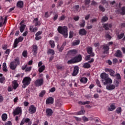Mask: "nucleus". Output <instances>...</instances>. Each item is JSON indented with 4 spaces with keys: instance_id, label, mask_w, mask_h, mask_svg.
<instances>
[{
    "instance_id": "obj_27",
    "label": "nucleus",
    "mask_w": 125,
    "mask_h": 125,
    "mask_svg": "<svg viewBox=\"0 0 125 125\" xmlns=\"http://www.w3.org/2000/svg\"><path fill=\"white\" fill-rule=\"evenodd\" d=\"M80 82L83 83H87V78H86V77L81 78V79H80Z\"/></svg>"
},
{
    "instance_id": "obj_59",
    "label": "nucleus",
    "mask_w": 125,
    "mask_h": 125,
    "mask_svg": "<svg viewBox=\"0 0 125 125\" xmlns=\"http://www.w3.org/2000/svg\"><path fill=\"white\" fill-rule=\"evenodd\" d=\"M64 19H65V16L62 15V16L61 17L59 18V20H60V21L64 20Z\"/></svg>"
},
{
    "instance_id": "obj_41",
    "label": "nucleus",
    "mask_w": 125,
    "mask_h": 125,
    "mask_svg": "<svg viewBox=\"0 0 125 125\" xmlns=\"http://www.w3.org/2000/svg\"><path fill=\"white\" fill-rule=\"evenodd\" d=\"M84 113H85V111H84V110L82 109L80 111L76 113V115H83Z\"/></svg>"
},
{
    "instance_id": "obj_46",
    "label": "nucleus",
    "mask_w": 125,
    "mask_h": 125,
    "mask_svg": "<svg viewBox=\"0 0 125 125\" xmlns=\"http://www.w3.org/2000/svg\"><path fill=\"white\" fill-rule=\"evenodd\" d=\"M116 112L117 114H121L122 113V107H118L116 109Z\"/></svg>"
},
{
    "instance_id": "obj_5",
    "label": "nucleus",
    "mask_w": 125,
    "mask_h": 125,
    "mask_svg": "<svg viewBox=\"0 0 125 125\" xmlns=\"http://www.w3.org/2000/svg\"><path fill=\"white\" fill-rule=\"evenodd\" d=\"M21 115L22 114V108L20 107H16L13 112V115L14 116H16V115Z\"/></svg>"
},
{
    "instance_id": "obj_51",
    "label": "nucleus",
    "mask_w": 125,
    "mask_h": 125,
    "mask_svg": "<svg viewBox=\"0 0 125 125\" xmlns=\"http://www.w3.org/2000/svg\"><path fill=\"white\" fill-rule=\"evenodd\" d=\"M44 94H45V91H42L39 95V96L40 97H42L43 96V95H44Z\"/></svg>"
},
{
    "instance_id": "obj_42",
    "label": "nucleus",
    "mask_w": 125,
    "mask_h": 125,
    "mask_svg": "<svg viewBox=\"0 0 125 125\" xmlns=\"http://www.w3.org/2000/svg\"><path fill=\"white\" fill-rule=\"evenodd\" d=\"M90 102L89 101H86V102H79V104L80 105H85L86 104H89Z\"/></svg>"
},
{
    "instance_id": "obj_47",
    "label": "nucleus",
    "mask_w": 125,
    "mask_h": 125,
    "mask_svg": "<svg viewBox=\"0 0 125 125\" xmlns=\"http://www.w3.org/2000/svg\"><path fill=\"white\" fill-rule=\"evenodd\" d=\"M28 53V52H27V50H24L22 52V56L23 57H27V54Z\"/></svg>"
},
{
    "instance_id": "obj_4",
    "label": "nucleus",
    "mask_w": 125,
    "mask_h": 125,
    "mask_svg": "<svg viewBox=\"0 0 125 125\" xmlns=\"http://www.w3.org/2000/svg\"><path fill=\"white\" fill-rule=\"evenodd\" d=\"M43 79L41 78L40 79H37L34 82V84L35 86L39 87V86H42L43 84Z\"/></svg>"
},
{
    "instance_id": "obj_12",
    "label": "nucleus",
    "mask_w": 125,
    "mask_h": 125,
    "mask_svg": "<svg viewBox=\"0 0 125 125\" xmlns=\"http://www.w3.org/2000/svg\"><path fill=\"white\" fill-rule=\"evenodd\" d=\"M108 2L110 3V4L111 5H113L114 4H115L116 5H118V3H116V1H113L112 2L108 1ZM108 1H106V0H102L101 2L102 3H103V4H105V3H106V4H108Z\"/></svg>"
},
{
    "instance_id": "obj_17",
    "label": "nucleus",
    "mask_w": 125,
    "mask_h": 125,
    "mask_svg": "<svg viewBox=\"0 0 125 125\" xmlns=\"http://www.w3.org/2000/svg\"><path fill=\"white\" fill-rule=\"evenodd\" d=\"M32 52L34 55H36L38 52V46L36 45H33L32 46Z\"/></svg>"
},
{
    "instance_id": "obj_64",
    "label": "nucleus",
    "mask_w": 125,
    "mask_h": 125,
    "mask_svg": "<svg viewBox=\"0 0 125 125\" xmlns=\"http://www.w3.org/2000/svg\"><path fill=\"white\" fill-rule=\"evenodd\" d=\"M5 125H12V124L11 123V122L8 121Z\"/></svg>"
},
{
    "instance_id": "obj_11",
    "label": "nucleus",
    "mask_w": 125,
    "mask_h": 125,
    "mask_svg": "<svg viewBox=\"0 0 125 125\" xmlns=\"http://www.w3.org/2000/svg\"><path fill=\"white\" fill-rule=\"evenodd\" d=\"M7 21V18H6V17H5L4 19L3 18H2V17H0V27H2V25H3V24H5V23H6Z\"/></svg>"
},
{
    "instance_id": "obj_56",
    "label": "nucleus",
    "mask_w": 125,
    "mask_h": 125,
    "mask_svg": "<svg viewBox=\"0 0 125 125\" xmlns=\"http://www.w3.org/2000/svg\"><path fill=\"white\" fill-rule=\"evenodd\" d=\"M73 36H74V33H73V31H70L69 33V39H72Z\"/></svg>"
},
{
    "instance_id": "obj_48",
    "label": "nucleus",
    "mask_w": 125,
    "mask_h": 125,
    "mask_svg": "<svg viewBox=\"0 0 125 125\" xmlns=\"http://www.w3.org/2000/svg\"><path fill=\"white\" fill-rule=\"evenodd\" d=\"M108 20V17H104L102 19V22H106Z\"/></svg>"
},
{
    "instance_id": "obj_38",
    "label": "nucleus",
    "mask_w": 125,
    "mask_h": 125,
    "mask_svg": "<svg viewBox=\"0 0 125 125\" xmlns=\"http://www.w3.org/2000/svg\"><path fill=\"white\" fill-rule=\"evenodd\" d=\"M49 43H50V45H51V47H52V48H54V47L55 46V44L54 43V41H53L52 40H50L49 41Z\"/></svg>"
},
{
    "instance_id": "obj_26",
    "label": "nucleus",
    "mask_w": 125,
    "mask_h": 125,
    "mask_svg": "<svg viewBox=\"0 0 125 125\" xmlns=\"http://www.w3.org/2000/svg\"><path fill=\"white\" fill-rule=\"evenodd\" d=\"M12 83H13L12 85H13V88L15 89H16V88L18 87V83H17V81L15 80L12 82Z\"/></svg>"
},
{
    "instance_id": "obj_53",
    "label": "nucleus",
    "mask_w": 125,
    "mask_h": 125,
    "mask_svg": "<svg viewBox=\"0 0 125 125\" xmlns=\"http://www.w3.org/2000/svg\"><path fill=\"white\" fill-rule=\"evenodd\" d=\"M32 70V67L31 66L29 67H26V68L25 69V72H30Z\"/></svg>"
},
{
    "instance_id": "obj_1",
    "label": "nucleus",
    "mask_w": 125,
    "mask_h": 125,
    "mask_svg": "<svg viewBox=\"0 0 125 125\" xmlns=\"http://www.w3.org/2000/svg\"><path fill=\"white\" fill-rule=\"evenodd\" d=\"M58 31L60 34L63 35L64 38L68 37V28L67 26H59L58 27Z\"/></svg>"
},
{
    "instance_id": "obj_6",
    "label": "nucleus",
    "mask_w": 125,
    "mask_h": 125,
    "mask_svg": "<svg viewBox=\"0 0 125 125\" xmlns=\"http://www.w3.org/2000/svg\"><path fill=\"white\" fill-rule=\"evenodd\" d=\"M23 39L24 38L22 37H20L18 39H16L15 40V42L14 43L13 48H15L16 47H17V45H18V43H19V42H22V41H23Z\"/></svg>"
},
{
    "instance_id": "obj_37",
    "label": "nucleus",
    "mask_w": 125,
    "mask_h": 125,
    "mask_svg": "<svg viewBox=\"0 0 125 125\" xmlns=\"http://www.w3.org/2000/svg\"><path fill=\"white\" fill-rule=\"evenodd\" d=\"M79 44H80V40H76L72 42V45L73 46L79 45Z\"/></svg>"
},
{
    "instance_id": "obj_39",
    "label": "nucleus",
    "mask_w": 125,
    "mask_h": 125,
    "mask_svg": "<svg viewBox=\"0 0 125 125\" xmlns=\"http://www.w3.org/2000/svg\"><path fill=\"white\" fill-rule=\"evenodd\" d=\"M82 119L83 122H88V121H89L90 119L92 120V118H90L89 119H88L85 116H83L82 117Z\"/></svg>"
},
{
    "instance_id": "obj_62",
    "label": "nucleus",
    "mask_w": 125,
    "mask_h": 125,
    "mask_svg": "<svg viewBox=\"0 0 125 125\" xmlns=\"http://www.w3.org/2000/svg\"><path fill=\"white\" fill-rule=\"evenodd\" d=\"M28 65L27 64H24L23 65L22 67H21V69L22 70H25V69H26V68H27Z\"/></svg>"
},
{
    "instance_id": "obj_24",
    "label": "nucleus",
    "mask_w": 125,
    "mask_h": 125,
    "mask_svg": "<svg viewBox=\"0 0 125 125\" xmlns=\"http://www.w3.org/2000/svg\"><path fill=\"white\" fill-rule=\"evenodd\" d=\"M115 56H116V57H122V56H123V54H122L121 50H118L115 52Z\"/></svg>"
},
{
    "instance_id": "obj_7",
    "label": "nucleus",
    "mask_w": 125,
    "mask_h": 125,
    "mask_svg": "<svg viewBox=\"0 0 125 125\" xmlns=\"http://www.w3.org/2000/svg\"><path fill=\"white\" fill-rule=\"evenodd\" d=\"M116 87H118L117 84H109L106 86V88L107 90H113V89H115Z\"/></svg>"
},
{
    "instance_id": "obj_10",
    "label": "nucleus",
    "mask_w": 125,
    "mask_h": 125,
    "mask_svg": "<svg viewBox=\"0 0 125 125\" xmlns=\"http://www.w3.org/2000/svg\"><path fill=\"white\" fill-rule=\"evenodd\" d=\"M102 83L104 84V85H106L108 84V83H113V81L111 78H107L102 82Z\"/></svg>"
},
{
    "instance_id": "obj_52",
    "label": "nucleus",
    "mask_w": 125,
    "mask_h": 125,
    "mask_svg": "<svg viewBox=\"0 0 125 125\" xmlns=\"http://www.w3.org/2000/svg\"><path fill=\"white\" fill-rule=\"evenodd\" d=\"M4 81H5V78L4 77H1L0 78V83H4Z\"/></svg>"
},
{
    "instance_id": "obj_18",
    "label": "nucleus",
    "mask_w": 125,
    "mask_h": 125,
    "mask_svg": "<svg viewBox=\"0 0 125 125\" xmlns=\"http://www.w3.org/2000/svg\"><path fill=\"white\" fill-rule=\"evenodd\" d=\"M78 73H79V67L78 66H76L74 68L72 76H77V75H78Z\"/></svg>"
},
{
    "instance_id": "obj_31",
    "label": "nucleus",
    "mask_w": 125,
    "mask_h": 125,
    "mask_svg": "<svg viewBox=\"0 0 125 125\" xmlns=\"http://www.w3.org/2000/svg\"><path fill=\"white\" fill-rule=\"evenodd\" d=\"M25 27H26V25L25 24H21V27H20L21 33H23V32H24V30H25Z\"/></svg>"
},
{
    "instance_id": "obj_15",
    "label": "nucleus",
    "mask_w": 125,
    "mask_h": 125,
    "mask_svg": "<svg viewBox=\"0 0 125 125\" xmlns=\"http://www.w3.org/2000/svg\"><path fill=\"white\" fill-rule=\"evenodd\" d=\"M103 49L104 50V54H107L108 53V50H109V46L107 44H104L103 45Z\"/></svg>"
},
{
    "instance_id": "obj_58",
    "label": "nucleus",
    "mask_w": 125,
    "mask_h": 125,
    "mask_svg": "<svg viewBox=\"0 0 125 125\" xmlns=\"http://www.w3.org/2000/svg\"><path fill=\"white\" fill-rule=\"evenodd\" d=\"M89 59H90V55H88L85 57V60L86 61H88V60H89Z\"/></svg>"
},
{
    "instance_id": "obj_22",
    "label": "nucleus",
    "mask_w": 125,
    "mask_h": 125,
    "mask_svg": "<svg viewBox=\"0 0 125 125\" xmlns=\"http://www.w3.org/2000/svg\"><path fill=\"white\" fill-rule=\"evenodd\" d=\"M33 23L35 24V26L37 27V26H39L41 25V21H39V19L35 18L33 20Z\"/></svg>"
},
{
    "instance_id": "obj_61",
    "label": "nucleus",
    "mask_w": 125,
    "mask_h": 125,
    "mask_svg": "<svg viewBox=\"0 0 125 125\" xmlns=\"http://www.w3.org/2000/svg\"><path fill=\"white\" fill-rule=\"evenodd\" d=\"M90 17V15L89 14L87 15L86 16H85V20H88Z\"/></svg>"
},
{
    "instance_id": "obj_14",
    "label": "nucleus",
    "mask_w": 125,
    "mask_h": 125,
    "mask_svg": "<svg viewBox=\"0 0 125 125\" xmlns=\"http://www.w3.org/2000/svg\"><path fill=\"white\" fill-rule=\"evenodd\" d=\"M54 100L52 97L48 98L46 100V104L48 105H49L50 104H53Z\"/></svg>"
},
{
    "instance_id": "obj_49",
    "label": "nucleus",
    "mask_w": 125,
    "mask_h": 125,
    "mask_svg": "<svg viewBox=\"0 0 125 125\" xmlns=\"http://www.w3.org/2000/svg\"><path fill=\"white\" fill-rule=\"evenodd\" d=\"M105 38L106 39H107L108 40H111L112 39V37H111V36H110V35L106 34L105 35Z\"/></svg>"
},
{
    "instance_id": "obj_33",
    "label": "nucleus",
    "mask_w": 125,
    "mask_h": 125,
    "mask_svg": "<svg viewBox=\"0 0 125 125\" xmlns=\"http://www.w3.org/2000/svg\"><path fill=\"white\" fill-rule=\"evenodd\" d=\"M2 70L3 72H7V67L6 66V63L4 62L2 65Z\"/></svg>"
},
{
    "instance_id": "obj_50",
    "label": "nucleus",
    "mask_w": 125,
    "mask_h": 125,
    "mask_svg": "<svg viewBox=\"0 0 125 125\" xmlns=\"http://www.w3.org/2000/svg\"><path fill=\"white\" fill-rule=\"evenodd\" d=\"M99 8L101 10V11H105V8L102 5H100Z\"/></svg>"
},
{
    "instance_id": "obj_23",
    "label": "nucleus",
    "mask_w": 125,
    "mask_h": 125,
    "mask_svg": "<svg viewBox=\"0 0 125 125\" xmlns=\"http://www.w3.org/2000/svg\"><path fill=\"white\" fill-rule=\"evenodd\" d=\"M79 35L81 36H84V35H86V31L84 29H81L79 31Z\"/></svg>"
},
{
    "instance_id": "obj_36",
    "label": "nucleus",
    "mask_w": 125,
    "mask_h": 125,
    "mask_svg": "<svg viewBox=\"0 0 125 125\" xmlns=\"http://www.w3.org/2000/svg\"><path fill=\"white\" fill-rule=\"evenodd\" d=\"M116 109V107L114 104H111L108 108L109 111H114Z\"/></svg>"
},
{
    "instance_id": "obj_30",
    "label": "nucleus",
    "mask_w": 125,
    "mask_h": 125,
    "mask_svg": "<svg viewBox=\"0 0 125 125\" xmlns=\"http://www.w3.org/2000/svg\"><path fill=\"white\" fill-rule=\"evenodd\" d=\"M112 27V24H104V28L105 29V30H109V28H111Z\"/></svg>"
},
{
    "instance_id": "obj_60",
    "label": "nucleus",
    "mask_w": 125,
    "mask_h": 125,
    "mask_svg": "<svg viewBox=\"0 0 125 125\" xmlns=\"http://www.w3.org/2000/svg\"><path fill=\"white\" fill-rule=\"evenodd\" d=\"M42 31H38L36 34L35 36H37V37H38V36H41V35H42Z\"/></svg>"
},
{
    "instance_id": "obj_28",
    "label": "nucleus",
    "mask_w": 125,
    "mask_h": 125,
    "mask_svg": "<svg viewBox=\"0 0 125 125\" xmlns=\"http://www.w3.org/2000/svg\"><path fill=\"white\" fill-rule=\"evenodd\" d=\"M65 45H66V42H64L61 47H59V45H58L57 48L59 49V51H62Z\"/></svg>"
},
{
    "instance_id": "obj_63",
    "label": "nucleus",
    "mask_w": 125,
    "mask_h": 125,
    "mask_svg": "<svg viewBox=\"0 0 125 125\" xmlns=\"http://www.w3.org/2000/svg\"><path fill=\"white\" fill-rule=\"evenodd\" d=\"M96 83L99 87H101V85L100 84V82H99L98 80H97Z\"/></svg>"
},
{
    "instance_id": "obj_2",
    "label": "nucleus",
    "mask_w": 125,
    "mask_h": 125,
    "mask_svg": "<svg viewBox=\"0 0 125 125\" xmlns=\"http://www.w3.org/2000/svg\"><path fill=\"white\" fill-rule=\"evenodd\" d=\"M32 79L30 77H26L23 78L22 80V87L23 88H25L26 86H28L30 83H31V81Z\"/></svg>"
},
{
    "instance_id": "obj_34",
    "label": "nucleus",
    "mask_w": 125,
    "mask_h": 125,
    "mask_svg": "<svg viewBox=\"0 0 125 125\" xmlns=\"http://www.w3.org/2000/svg\"><path fill=\"white\" fill-rule=\"evenodd\" d=\"M120 13L122 14V15H125V6L124 7H123L121 10L119 11Z\"/></svg>"
},
{
    "instance_id": "obj_25",
    "label": "nucleus",
    "mask_w": 125,
    "mask_h": 125,
    "mask_svg": "<svg viewBox=\"0 0 125 125\" xmlns=\"http://www.w3.org/2000/svg\"><path fill=\"white\" fill-rule=\"evenodd\" d=\"M72 10H73V11H75V12H77V11H79V10H80V6H79V5L74 6L72 8Z\"/></svg>"
},
{
    "instance_id": "obj_29",
    "label": "nucleus",
    "mask_w": 125,
    "mask_h": 125,
    "mask_svg": "<svg viewBox=\"0 0 125 125\" xmlns=\"http://www.w3.org/2000/svg\"><path fill=\"white\" fill-rule=\"evenodd\" d=\"M34 28V26H30L29 28L30 31H32V33H35L37 32V31H38V28L37 27H35L34 28Z\"/></svg>"
},
{
    "instance_id": "obj_21",
    "label": "nucleus",
    "mask_w": 125,
    "mask_h": 125,
    "mask_svg": "<svg viewBox=\"0 0 125 125\" xmlns=\"http://www.w3.org/2000/svg\"><path fill=\"white\" fill-rule=\"evenodd\" d=\"M23 5H24V2L22 1H19L17 3V7L19 8H22Z\"/></svg>"
},
{
    "instance_id": "obj_20",
    "label": "nucleus",
    "mask_w": 125,
    "mask_h": 125,
    "mask_svg": "<svg viewBox=\"0 0 125 125\" xmlns=\"http://www.w3.org/2000/svg\"><path fill=\"white\" fill-rule=\"evenodd\" d=\"M52 113H53V112L52 111L51 109L47 108L46 109V114L47 117H50V116L52 115Z\"/></svg>"
},
{
    "instance_id": "obj_19",
    "label": "nucleus",
    "mask_w": 125,
    "mask_h": 125,
    "mask_svg": "<svg viewBox=\"0 0 125 125\" xmlns=\"http://www.w3.org/2000/svg\"><path fill=\"white\" fill-rule=\"evenodd\" d=\"M10 68L11 70H15L17 67V64L15 63L14 62H12L10 63Z\"/></svg>"
},
{
    "instance_id": "obj_8",
    "label": "nucleus",
    "mask_w": 125,
    "mask_h": 125,
    "mask_svg": "<svg viewBox=\"0 0 125 125\" xmlns=\"http://www.w3.org/2000/svg\"><path fill=\"white\" fill-rule=\"evenodd\" d=\"M104 71L106 73H109L111 77H115V71L113 69L111 68H105Z\"/></svg>"
},
{
    "instance_id": "obj_16",
    "label": "nucleus",
    "mask_w": 125,
    "mask_h": 125,
    "mask_svg": "<svg viewBox=\"0 0 125 125\" xmlns=\"http://www.w3.org/2000/svg\"><path fill=\"white\" fill-rule=\"evenodd\" d=\"M87 52L88 54H90L91 56H94V53L92 52V47H88L87 48Z\"/></svg>"
},
{
    "instance_id": "obj_35",
    "label": "nucleus",
    "mask_w": 125,
    "mask_h": 125,
    "mask_svg": "<svg viewBox=\"0 0 125 125\" xmlns=\"http://www.w3.org/2000/svg\"><path fill=\"white\" fill-rule=\"evenodd\" d=\"M1 118L3 122L6 121V119H7V115L5 113L3 114L1 116Z\"/></svg>"
},
{
    "instance_id": "obj_57",
    "label": "nucleus",
    "mask_w": 125,
    "mask_h": 125,
    "mask_svg": "<svg viewBox=\"0 0 125 125\" xmlns=\"http://www.w3.org/2000/svg\"><path fill=\"white\" fill-rule=\"evenodd\" d=\"M74 118L77 122H81V121H82V118L80 117H74Z\"/></svg>"
},
{
    "instance_id": "obj_55",
    "label": "nucleus",
    "mask_w": 125,
    "mask_h": 125,
    "mask_svg": "<svg viewBox=\"0 0 125 125\" xmlns=\"http://www.w3.org/2000/svg\"><path fill=\"white\" fill-rule=\"evenodd\" d=\"M124 36H125V34L124 33H122L120 35L118 36V38L119 40H121V39H122Z\"/></svg>"
},
{
    "instance_id": "obj_40",
    "label": "nucleus",
    "mask_w": 125,
    "mask_h": 125,
    "mask_svg": "<svg viewBox=\"0 0 125 125\" xmlns=\"http://www.w3.org/2000/svg\"><path fill=\"white\" fill-rule=\"evenodd\" d=\"M45 68V66L44 65L41 66L39 69V72H40V73H42V72L44 70Z\"/></svg>"
},
{
    "instance_id": "obj_45",
    "label": "nucleus",
    "mask_w": 125,
    "mask_h": 125,
    "mask_svg": "<svg viewBox=\"0 0 125 125\" xmlns=\"http://www.w3.org/2000/svg\"><path fill=\"white\" fill-rule=\"evenodd\" d=\"M85 25V21L84 20H82V23L80 24V26L81 28H83Z\"/></svg>"
},
{
    "instance_id": "obj_32",
    "label": "nucleus",
    "mask_w": 125,
    "mask_h": 125,
    "mask_svg": "<svg viewBox=\"0 0 125 125\" xmlns=\"http://www.w3.org/2000/svg\"><path fill=\"white\" fill-rule=\"evenodd\" d=\"M15 63H16L17 65H19L20 64V61L19 60V58H16L14 61H13Z\"/></svg>"
},
{
    "instance_id": "obj_13",
    "label": "nucleus",
    "mask_w": 125,
    "mask_h": 125,
    "mask_svg": "<svg viewBox=\"0 0 125 125\" xmlns=\"http://www.w3.org/2000/svg\"><path fill=\"white\" fill-rule=\"evenodd\" d=\"M101 78L102 79V82L105 81L107 78H109V75L105 73H103L101 74Z\"/></svg>"
},
{
    "instance_id": "obj_54",
    "label": "nucleus",
    "mask_w": 125,
    "mask_h": 125,
    "mask_svg": "<svg viewBox=\"0 0 125 125\" xmlns=\"http://www.w3.org/2000/svg\"><path fill=\"white\" fill-rule=\"evenodd\" d=\"M115 76L116 77L117 80H121V75H120V74L117 73L115 75Z\"/></svg>"
},
{
    "instance_id": "obj_44",
    "label": "nucleus",
    "mask_w": 125,
    "mask_h": 125,
    "mask_svg": "<svg viewBox=\"0 0 125 125\" xmlns=\"http://www.w3.org/2000/svg\"><path fill=\"white\" fill-rule=\"evenodd\" d=\"M83 67L84 68H90V64H89V63H88V62H86V63H84Z\"/></svg>"
},
{
    "instance_id": "obj_43",
    "label": "nucleus",
    "mask_w": 125,
    "mask_h": 125,
    "mask_svg": "<svg viewBox=\"0 0 125 125\" xmlns=\"http://www.w3.org/2000/svg\"><path fill=\"white\" fill-rule=\"evenodd\" d=\"M54 50L51 49H49L48 50V54H52V55H54Z\"/></svg>"
},
{
    "instance_id": "obj_9",
    "label": "nucleus",
    "mask_w": 125,
    "mask_h": 125,
    "mask_svg": "<svg viewBox=\"0 0 125 125\" xmlns=\"http://www.w3.org/2000/svg\"><path fill=\"white\" fill-rule=\"evenodd\" d=\"M37 111V107L34 106V105H31L29 108V114H35Z\"/></svg>"
},
{
    "instance_id": "obj_3",
    "label": "nucleus",
    "mask_w": 125,
    "mask_h": 125,
    "mask_svg": "<svg viewBox=\"0 0 125 125\" xmlns=\"http://www.w3.org/2000/svg\"><path fill=\"white\" fill-rule=\"evenodd\" d=\"M82 61V56L81 55H78L67 62L68 64H72L73 63H76V62H80Z\"/></svg>"
}]
</instances>
